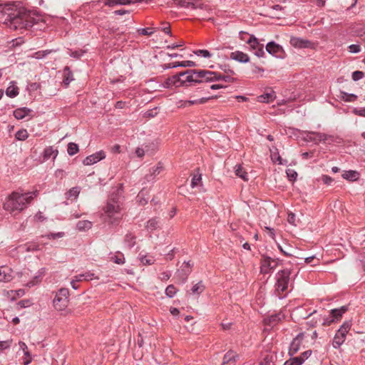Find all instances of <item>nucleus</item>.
Segmentation results:
<instances>
[{
  "mask_svg": "<svg viewBox=\"0 0 365 365\" xmlns=\"http://www.w3.org/2000/svg\"><path fill=\"white\" fill-rule=\"evenodd\" d=\"M4 24L13 30L27 29L32 27L34 19L30 14L14 6L4 7L2 11Z\"/></svg>",
  "mask_w": 365,
  "mask_h": 365,
  "instance_id": "1",
  "label": "nucleus"
},
{
  "mask_svg": "<svg viewBox=\"0 0 365 365\" xmlns=\"http://www.w3.org/2000/svg\"><path fill=\"white\" fill-rule=\"evenodd\" d=\"M38 193L37 190L24 193L14 191L6 199L3 207L11 214L19 213L28 207L33 200L38 195Z\"/></svg>",
  "mask_w": 365,
  "mask_h": 365,
  "instance_id": "2",
  "label": "nucleus"
},
{
  "mask_svg": "<svg viewBox=\"0 0 365 365\" xmlns=\"http://www.w3.org/2000/svg\"><path fill=\"white\" fill-rule=\"evenodd\" d=\"M120 207L114 198H110L101 213L102 220L108 224L118 222L122 217Z\"/></svg>",
  "mask_w": 365,
  "mask_h": 365,
  "instance_id": "3",
  "label": "nucleus"
},
{
  "mask_svg": "<svg viewBox=\"0 0 365 365\" xmlns=\"http://www.w3.org/2000/svg\"><path fill=\"white\" fill-rule=\"evenodd\" d=\"M203 71L204 70L188 69L185 71L180 72L182 86L204 83Z\"/></svg>",
  "mask_w": 365,
  "mask_h": 365,
  "instance_id": "4",
  "label": "nucleus"
},
{
  "mask_svg": "<svg viewBox=\"0 0 365 365\" xmlns=\"http://www.w3.org/2000/svg\"><path fill=\"white\" fill-rule=\"evenodd\" d=\"M290 274L291 271L288 269L279 270L276 274L275 278L277 281L275 283V290L278 295H279L281 292H284L287 289Z\"/></svg>",
  "mask_w": 365,
  "mask_h": 365,
  "instance_id": "5",
  "label": "nucleus"
},
{
  "mask_svg": "<svg viewBox=\"0 0 365 365\" xmlns=\"http://www.w3.org/2000/svg\"><path fill=\"white\" fill-rule=\"evenodd\" d=\"M351 321L347 320L340 326L333 339L332 346L335 349H339L341 345L344 342L348 332L351 327Z\"/></svg>",
  "mask_w": 365,
  "mask_h": 365,
  "instance_id": "6",
  "label": "nucleus"
},
{
  "mask_svg": "<svg viewBox=\"0 0 365 365\" xmlns=\"http://www.w3.org/2000/svg\"><path fill=\"white\" fill-rule=\"evenodd\" d=\"M68 295L69 291L66 288H61L58 291L53 302L56 310L63 311L67 307Z\"/></svg>",
  "mask_w": 365,
  "mask_h": 365,
  "instance_id": "7",
  "label": "nucleus"
},
{
  "mask_svg": "<svg viewBox=\"0 0 365 365\" xmlns=\"http://www.w3.org/2000/svg\"><path fill=\"white\" fill-rule=\"evenodd\" d=\"M204 83L213 82L216 81H222L228 83H233L236 81V79L230 75H222L220 73L204 70Z\"/></svg>",
  "mask_w": 365,
  "mask_h": 365,
  "instance_id": "8",
  "label": "nucleus"
},
{
  "mask_svg": "<svg viewBox=\"0 0 365 365\" xmlns=\"http://www.w3.org/2000/svg\"><path fill=\"white\" fill-rule=\"evenodd\" d=\"M279 265L278 258H272L267 255H262L260 262L262 273L268 274Z\"/></svg>",
  "mask_w": 365,
  "mask_h": 365,
  "instance_id": "9",
  "label": "nucleus"
},
{
  "mask_svg": "<svg viewBox=\"0 0 365 365\" xmlns=\"http://www.w3.org/2000/svg\"><path fill=\"white\" fill-rule=\"evenodd\" d=\"M265 48H266V51L267 53H269L270 55H272L276 58H284L285 52H284L282 46L273 41L268 42L266 45Z\"/></svg>",
  "mask_w": 365,
  "mask_h": 365,
  "instance_id": "10",
  "label": "nucleus"
},
{
  "mask_svg": "<svg viewBox=\"0 0 365 365\" xmlns=\"http://www.w3.org/2000/svg\"><path fill=\"white\" fill-rule=\"evenodd\" d=\"M304 333L301 332L299 333L291 341L288 351V354L290 356H293L295 354L298 352V351L300 349L301 344L304 340Z\"/></svg>",
  "mask_w": 365,
  "mask_h": 365,
  "instance_id": "11",
  "label": "nucleus"
},
{
  "mask_svg": "<svg viewBox=\"0 0 365 365\" xmlns=\"http://www.w3.org/2000/svg\"><path fill=\"white\" fill-rule=\"evenodd\" d=\"M106 158V153L103 150L98 151L92 155L87 156L83 161L85 165H93Z\"/></svg>",
  "mask_w": 365,
  "mask_h": 365,
  "instance_id": "12",
  "label": "nucleus"
},
{
  "mask_svg": "<svg viewBox=\"0 0 365 365\" xmlns=\"http://www.w3.org/2000/svg\"><path fill=\"white\" fill-rule=\"evenodd\" d=\"M289 42L292 46L299 48H310L313 44L310 41L300 37H292Z\"/></svg>",
  "mask_w": 365,
  "mask_h": 365,
  "instance_id": "13",
  "label": "nucleus"
},
{
  "mask_svg": "<svg viewBox=\"0 0 365 365\" xmlns=\"http://www.w3.org/2000/svg\"><path fill=\"white\" fill-rule=\"evenodd\" d=\"M192 266L193 264H191L190 261L184 262L180 269L178 271L179 277L182 279L183 282L187 280V277L191 273Z\"/></svg>",
  "mask_w": 365,
  "mask_h": 365,
  "instance_id": "14",
  "label": "nucleus"
},
{
  "mask_svg": "<svg viewBox=\"0 0 365 365\" xmlns=\"http://www.w3.org/2000/svg\"><path fill=\"white\" fill-rule=\"evenodd\" d=\"M180 73L175 74L168 78L164 82L165 88H171L172 86L180 87L182 86V81L180 80Z\"/></svg>",
  "mask_w": 365,
  "mask_h": 365,
  "instance_id": "15",
  "label": "nucleus"
},
{
  "mask_svg": "<svg viewBox=\"0 0 365 365\" xmlns=\"http://www.w3.org/2000/svg\"><path fill=\"white\" fill-rule=\"evenodd\" d=\"M13 279V271L7 266L0 267V282H8Z\"/></svg>",
  "mask_w": 365,
  "mask_h": 365,
  "instance_id": "16",
  "label": "nucleus"
},
{
  "mask_svg": "<svg viewBox=\"0 0 365 365\" xmlns=\"http://www.w3.org/2000/svg\"><path fill=\"white\" fill-rule=\"evenodd\" d=\"M163 170V166L161 163H158L156 166L153 167L150 170V173L147 174L145 179L147 182L153 181L157 175H158Z\"/></svg>",
  "mask_w": 365,
  "mask_h": 365,
  "instance_id": "17",
  "label": "nucleus"
},
{
  "mask_svg": "<svg viewBox=\"0 0 365 365\" xmlns=\"http://www.w3.org/2000/svg\"><path fill=\"white\" fill-rule=\"evenodd\" d=\"M230 59L238 61L240 63H245L250 61L249 56L240 51H235L232 52L230 56Z\"/></svg>",
  "mask_w": 365,
  "mask_h": 365,
  "instance_id": "18",
  "label": "nucleus"
},
{
  "mask_svg": "<svg viewBox=\"0 0 365 365\" xmlns=\"http://www.w3.org/2000/svg\"><path fill=\"white\" fill-rule=\"evenodd\" d=\"M348 306H342L337 309H332L329 314L331 315V317L334 319L336 322H338L342 318L344 314H345L348 311Z\"/></svg>",
  "mask_w": 365,
  "mask_h": 365,
  "instance_id": "19",
  "label": "nucleus"
},
{
  "mask_svg": "<svg viewBox=\"0 0 365 365\" xmlns=\"http://www.w3.org/2000/svg\"><path fill=\"white\" fill-rule=\"evenodd\" d=\"M58 154L57 149L53 148L52 146L46 147L42 153L43 161H46L51 158L55 160Z\"/></svg>",
  "mask_w": 365,
  "mask_h": 365,
  "instance_id": "20",
  "label": "nucleus"
},
{
  "mask_svg": "<svg viewBox=\"0 0 365 365\" xmlns=\"http://www.w3.org/2000/svg\"><path fill=\"white\" fill-rule=\"evenodd\" d=\"M31 112V109L26 107H22L15 109L13 112V115L16 119L21 120L29 115Z\"/></svg>",
  "mask_w": 365,
  "mask_h": 365,
  "instance_id": "21",
  "label": "nucleus"
},
{
  "mask_svg": "<svg viewBox=\"0 0 365 365\" xmlns=\"http://www.w3.org/2000/svg\"><path fill=\"white\" fill-rule=\"evenodd\" d=\"M195 66V63L192 61H184L181 62H173L168 64L164 65V69L173 68L177 67H193Z\"/></svg>",
  "mask_w": 365,
  "mask_h": 365,
  "instance_id": "22",
  "label": "nucleus"
},
{
  "mask_svg": "<svg viewBox=\"0 0 365 365\" xmlns=\"http://www.w3.org/2000/svg\"><path fill=\"white\" fill-rule=\"evenodd\" d=\"M341 176L348 181L354 182L359 179L360 173L356 170H349L344 171Z\"/></svg>",
  "mask_w": 365,
  "mask_h": 365,
  "instance_id": "23",
  "label": "nucleus"
},
{
  "mask_svg": "<svg viewBox=\"0 0 365 365\" xmlns=\"http://www.w3.org/2000/svg\"><path fill=\"white\" fill-rule=\"evenodd\" d=\"M46 269L44 267L40 269L36 273V274L34 277L33 279L26 283V287H32L36 284H38L41 281V279L44 275Z\"/></svg>",
  "mask_w": 365,
  "mask_h": 365,
  "instance_id": "24",
  "label": "nucleus"
},
{
  "mask_svg": "<svg viewBox=\"0 0 365 365\" xmlns=\"http://www.w3.org/2000/svg\"><path fill=\"white\" fill-rule=\"evenodd\" d=\"M63 83L67 87L74 80L73 72L68 66H66L63 71Z\"/></svg>",
  "mask_w": 365,
  "mask_h": 365,
  "instance_id": "25",
  "label": "nucleus"
},
{
  "mask_svg": "<svg viewBox=\"0 0 365 365\" xmlns=\"http://www.w3.org/2000/svg\"><path fill=\"white\" fill-rule=\"evenodd\" d=\"M99 2L103 3L105 6L113 7L115 5H130V0H99Z\"/></svg>",
  "mask_w": 365,
  "mask_h": 365,
  "instance_id": "26",
  "label": "nucleus"
},
{
  "mask_svg": "<svg viewBox=\"0 0 365 365\" xmlns=\"http://www.w3.org/2000/svg\"><path fill=\"white\" fill-rule=\"evenodd\" d=\"M19 93V88L15 85L14 81H11L10 85L6 90V95L9 98H15Z\"/></svg>",
  "mask_w": 365,
  "mask_h": 365,
  "instance_id": "27",
  "label": "nucleus"
},
{
  "mask_svg": "<svg viewBox=\"0 0 365 365\" xmlns=\"http://www.w3.org/2000/svg\"><path fill=\"white\" fill-rule=\"evenodd\" d=\"M236 356V354L232 351L227 352L223 357L222 365H234Z\"/></svg>",
  "mask_w": 365,
  "mask_h": 365,
  "instance_id": "28",
  "label": "nucleus"
},
{
  "mask_svg": "<svg viewBox=\"0 0 365 365\" xmlns=\"http://www.w3.org/2000/svg\"><path fill=\"white\" fill-rule=\"evenodd\" d=\"M282 315L281 314H274L270 315L267 319H265V323L270 327L276 325L279 321H281Z\"/></svg>",
  "mask_w": 365,
  "mask_h": 365,
  "instance_id": "29",
  "label": "nucleus"
},
{
  "mask_svg": "<svg viewBox=\"0 0 365 365\" xmlns=\"http://www.w3.org/2000/svg\"><path fill=\"white\" fill-rule=\"evenodd\" d=\"M235 173L245 181H248V175L244 168L241 165H237L235 167Z\"/></svg>",
  "mask_w": 365,
  "mask_h": 365,
  "instance_id": "30",
  "label": "nucleus"
},
{
  "mask_svg": "<svg viewBox=\"0 0 365 365\" xmlns=\"http://www.w3.org/2000/svg\"><path fill=\"white\" fill-rule=\"evenodd\" d=\"M258 101L261 103H269L275 98L274 92L266 93L257 97Z\"/></svg>",
  "mask_w": 365,
  "mask_h": 365,
  "instance_id": "31",
  "label": "nucleus"
},
{
  "mask_svg": "<svg viewBox=\"0 0 365 365\" xmlns=\"http://www.w3.org/2000/svg\"><path fill=\"white\" fill-rule=\"evenodd\" d=\"M135 240L136 237L133 234L129 232L125 236L124 243L128 248L130 249L135 246Z\"/></svg>",
  "mask_w": 365,
  "mask_h": 365,
  "instance_id": "32",
  "label": "nucleus"
},
{
  "mask_svg": "<svg viewBox=\"0 0 365 365\" xmlns=\"http://www.w3.org/2000/svg\"><path fill=\"white\" fill-rule=\"evenodd\" d=\"M340 98L345 102H354L357 99V96L354 93H348L345 91H340Z\"/></svg>",
  "mask_w": 365,
  "mask_h": 365,
  "instance_id": "33",
  "label": "nucleus"
},
{
  "mask_svg": "<svg viewBox=\"0 0 365 365\" xmlns=\"http://www.w3.org/2000/svg\"><path fill=\"white\" fill-rule=\"evenodd\" d=\"M110 260L115 264H123L125 263L124 255L120 252H117L110 257Z\"/></svg>",
  "mask_w": 365,
  "mask_h": 365,
  "instance_id": "34",
  "label": "nucleus"
},
{
  "mask_svg": "<svg viewBox=\"0 0 365 365\" xmlns=\"http://www.w3.org/2000/svg\"><path fill=\"white\" fill-rule=\"evenodd\" d=\"M92 227V222L88 220H81L78 221L76 227L79 231H85L91 229Z\"/></svg>",
  "mask_w": 365,
  "mask_h": 365,
  "instance_id": "35",
  "label": "nucleus"
},
{
  "mask_svg": "<svg viewBox=\"0 0 365 365\" xmlns=\"http://www.w3.org/2000/svg\"><path fill=\"white\" fill-rule=\"evenodd\" d=\"M86 53H87V50H86V49H78V50H75V51L68 49L69 56L76 59H80Z\"/></svg>",
  "mask_w": 365,
  "mask_h": 365,
  "instance_id": "36",
  "label": "nucleus"
},
{
  "mask_svg": "<svg viewBox=\"0 0 365 365\" xmlns=\"http://www.w3.org/2000/svg\"><path fill=\"white\" fill-rule=\"evenodd\" d=\"M247 43L250 44V48L253 50L258 48L261 46L258 39L253 34L250 36V38L247 40Z\"/></svg>",
  "mask_w": 365,
  "mask_h": 365,
  "instance_id": "37",
  "label": "nucleus"
},
{
  "mask_svg": "<svg viewBox=\"0 0 365 365\" xmlns=\"http://www.w3.org/2000/svg\"><path fill=\"white\" fill-rule=\"evenodd\" d=\"M205 289V286L202 282L200 281L197 284H194L191 289V292L193 294L199 295L202 293Z\"/></svg>",
  "mask_w": 365,
  "mask_h": 365,
  "instance_id": "38",
  "label": "nucleus"
},
{
  "mask_svg": "<svg viewBox=\"0 0 365 365\" xmlns=\"http://www.w3.org/2000/svg\"><path fill=\"white\" fill-rule=\"evenodd\" d=\"M158 227V221L156 218H152L147 222L145 227L148 230L152 232Z\"/></svg>",
  "mask_w": 365,
  "mask_h": 365,
  "instance_id": "39",
  "label": "nucleus"
},
{
  "mask_svg": "<svg viewBox=\"0 0 365 365\" xmlns=\"http://www.w3.org/2000/svg\"><path fill=\"white\" fill-rule=\"evenodd\" d=\"M81 189L79 187H73L71 188L66 193V197L68 199L71 197L77 198L80 194Z\"/></svg>",
  "mask_w": 365,
  "mask_h": 365,
  "instance_id": "40",
  "label": "nucleus"
},
{
  "mask_svg": "<svg viewBox=\"0 0 365 365\" xmlns=\"http://www.w3.org/2000/svg\"><path fill=\"white\" fill-rule=\"evenodd\" d=\"M93 275L94 274L93 273L86 272L84 274H78V275L75 276L74 278L76 279V281H78L79 282L83 280H86V281L91 280L93 279Z\"/></svg>",
  "mask_w": 365,
  "mask_h": 365,
  "instance_id": "41",
  "label": "nucleus"
},
{
  "mask_svg": "<svg viewBox=\"0 0 365 365\" xmlns=\"http://www.w3.org/2000/svg\"><path fill=\"white\" fill-rule=\"evenodd\" d=\"M79 150L78 145L75 143H69L68 144L67 152L69 155H74Z\"/></svg>",
  "mask_w": 365,
  "mask_h": 365,
  "instance_id": "42",
  "label": "nucleus"
},
{
  "mask_svg": "<svg viewBox=\"0 0 365 365\" xmlns=\"http://www.w3.org/2000/svg\"><path fill=\"white\" fill-rule=\"evenodd\" d=\"M29 137V133L26 129H21L15 134V138L18 140H25Z\"/></svg>",
  "mask_w": 365,
  "mask_h": 365,
  "instance_id": "43",
  "label": "nucleus"
},
{
  "mask_svg": "<svg viewBox=\"0 0 365 365\" xmlns=\"http://www.w3.org/2000/svg\"><path fill=\"white\" fill-rule=\"evenodd\" d=\"M303 364L302 360L298 356H291L287 360L283 365H302Z\"/></svg>",
  "mask_w": 365,
  "mask_h": 365,
  "instance_id": "44",
  "label": "nucleus"
},
{
  "mask_svg": "<svg viewBox=\"0 0 365 365\" xmlns=\"http://www.w3.org/2000/svg\"><path fill=\"white\" fill-rule=\"evenodd\" d=\"M177 292L178 289L173 284H170L166 287L165 293L169 298H173Z\"/></svg>",
  "mask_w": 365,
  "mask_h": 365,
  "instance_id": "45",
  "label": "nucleus"
},
{
  "mask_svg": "<svg viewBox=\"0 0 365 365\" xmlns=\"http://www.w3.org/2000/svg\"><path fill=\"white\" fill-rule=\"evenodd\" d=\"M178 5L182 8H192L193 9H195L197 8L193 2H190L187 1V0H178Z\"/></svg>",
  "mask_w": 365,
  "mask_h": 365,
  "instance_id": "46",
  "label": "nucleus"
},
{
  "mask_svg": "<svg viewBox=\"0 0 365 365\" xmlns=\"http://www.w3.org/2000/svg\"><path fill=\"white\" fill-rule=\"evenodd\" d=\"M140 262L144 265H151L154 264L155 259L152 257H149L148 255H143L140 258Z\"/></svg>",
  "mask_w": 365,
  "mask_h": 365,
  "instance_id": "47",
  "label": "nucleus"
},
{
  "mask_svg": "<svg viewBox=\"0 0 365 365\" xmlns=\"http://www.w3.org/2000/svg\"><path fill=\"white\" fill-rule=\"evenodd\" d=\"M194 53L198 56H202L204 58H210L212 56V53L206 49H199L194 51Z\"/></svg>",
  "mask_w": 365,
  "mask_h": 365,
  "instance_id": "48",
  "label": "nucleus"
},
{
  "mask_svg": "<svg viewBox=\"0 0 365 365\" xmlns=\"http://www.w3.org/2000/svg\"><path fill=\"white\" fill-rule=\"evenodd\" d=\"M276 150L274 152L271 150V158L273 162H278V163L279 165H282V158L277 151V149H275Z\"/></svg>",
  "mask_w": 365,
  "mask_h": 365,
  "instance_id": "49",
  "label": "nucleus"
},
{
  "mask_svg": "<svg viewBox=\"0 0 365 365\" xmlns=\"http://www.w3.org/2000/svg\"><path fill=\"white\" fill-rule=\"evenodd\" d=\"M201 180H202V177H201L200 174L194 175L192 176V180H191V187L193 188V187H195L196 186H197L199 185V183L201 182Z\"/></svg>",
  "mask_w": 365,
  "mask_h": 365,
  "instance_id": "50",
  "label": "nucleus"
},
{
  "mask_svg": "<svg viewBox=\"0 0 365 365\" xmlns=\"http://www.w3.org/2000/svg\"><path fill=\"white\" fill-rule=\"evenodd\" d=\"M138 33L143 36H151L154 33V30L151 28H142L138 29Z\"/></svg>",
  "mask_w": 365,
  "mask_h": 365,
  "instance_id": "51",
  "label": "nucleus"
},
{
  "mask_svg": "<svg viewBox=\"0 0 365 365\" xmlns=\"http://www.w3.org/2000/svg\"><path fill=\"white\" fill-rule=\"evenodd\" d=\"M364 73L361 71H356L352 73L351 78L353 81H357L364 78Z\"/></svg>",
  "mask_w": 365,
  "mask_h": 365,
  "instance_id": "52",
  "label": "nucleus"
},
{
  "mask_svg": "<svg viewBox=\"0 0 365 365\" xmlns=\"http://www.w3.org/2000/svg\"><path fill=\"white\" fill-rule=\"evenodd\" d=\"M312 135H314V139L319 141H325L327 140V135L322 133H311Z\"/></svg>",
  "mask_w": 365,
  "mask_h": 365,
  "instance_id": "53",
  "label": "nucleus"
},
{
  "mask_svg": "<svg viewBox=\"0 0 365 365\" xmlns=\"http://www.w3.org/2000/svg\"><path fill=\"white\" fill-rule=\"evenodd\" d=\"M64 232H56V233H49L48 235H46V237L48 238V239H52V240H56L57 238H61V237H63L64 236Z\"/></svg>",
  "mask_w": 365,
  "mask_h": 365,
  "instance_id": "54",
  "label": "nucleus"
},
{
  "mask_svg": "<svg viewBox=\"0 0 365 365\" xmlns=\"http://www.w3.org/2000/svg\"><path fill=\"white\" fill-rule=\"evenodd\" d=\"M336 323L331 315L329 314L328 317L323 318L322 325L323 326H330L331 324Z\"/></svg>",
  "mask_w": 365,
  "mask_h": 365,
  "instance_id": "55",
  "label": "nucleus"
},
{
  "mask_svg": "<svg viewBox=\"0 0 365 365\" xmlns=\"http://www.w3.org/2000/svg\"><path fill=\"white\" fill-rule=\"evenodd\" d=\"M349 51L352 53H358L361 51V46L359 44H351L349 45Z\"/></svg>",
  "mask_w": 365,
  "mask_h": 365,
  "instance_id": "56",
  "label": "nucleus"
},
{
  "mask_svg": "<svg viewBox=\"0 0 365 365\" xmlns=\"http://www.w3.org/2000/svg\"><path fill=\"white\" fill-rule=\"evenodd\" d=\"M220 68L225 73L226 75H230L232 76L235 74L234 71L231 69L230 66L227 64L222 65Z\"/></svg>",
  "mask_w": 365,
  "mask_h": 365,
  "instance_id": "57",
  "label": "nucleus"
},
{
  "mask_svg": "<svg viewBox=\"0 0 365 365\" xmlns=\"http://www.w3.org/2000/svg\"><path fill=\"white\" fill-rule=\"evenodd\" d=\"M50 53H51V51L48 50L39 51L34 53V57L37 59H41V58L46 57Z\"/></svg>",
  "mask_w": 365,
  "mask_h": 365,
  "instance_id": "58",
  "label": "nucleus"
},
{
  "mask_svg": "<svg viewBox=\"0 0 365 365\" xmlns=\"http://www.w3.org/2000/svg\"><path fill=\"white\" fill-rule=\"evenodd\" d=\"M312 354V350H307L302 353L298 357L302 360V362L304 363Z\"/></svg>",
  "mask_w": 365,
  "mask_h": 365,
  "instance_id": "59",
  "label": "nucleus"
},
{
  "mask_svg": "<svg viewBox=\"0 0 365 365\" xmlns=\"http://www.w3.org/2000/svg\"><path fill=\"white\" fill-rule=\"evenodd\" d=\"M164 26L161 29V30L166 34L169 36H172L171 30H170V24L168 22H163L162 23Z\"/></svg>",
  "mask_w": 365,
  "mask_h": 365,
  "instance_id": "60",
  "label": "nucleus"
},
{
  "mask_svg": "<svg viewBox=\"0 0 365 365\" xmlns=\"http://www.w3.org/2000/svg\"><path fill=\"white\" fill-rule=\"evenodd\" d=\"M144 195V190H142L138 195L137 197L138 199L139 203L142 205H144L148 203V200L145 199L143 196Z\"/></svg>",
  "mask_w": 365,
  "mask_h": 365,
  "instance_id": "61",
  "label": "nucleus"
},
{
  "mask_svg": "<svg viewBox=\"0 0 365 365\" xmlns=\"http://www.w3.org/2000/svg\"><path fill=\"white\" fill-rule=\"evenodd\" d=\"M353 113L356 115L365 117V108H355L353 110Z\"/></svg>",
  "mask_w": 365,
  "mask_h": 365,
  "instance_id": "62",
  "label": "nucleus"
},
{
  "mask_svg": "<svg viewBox=\"0 0 365 365\" xmlns=\"http://www.w3.org/2000/svg\"><path fill=\"white\" fill-rule=\"evenodd\" d=\"M11 340L0 341V349L4 350L11 346Z\"/></svg>",
  "mask_w": 365,
  "mask_h": 365,
  "instance_id": "63",
  "label": "nucleus"
},
{
  "mask_svg": "<svg viewBox=\"0 0 365 365\" xmlns=\"http://www.w3.org/2000/svg\"><path fill=\"white\" fill-rule=\"evenodd\" d=\"M255 50V55L259 58L263 57L265 54L264 48H263V45H261L258 48H256Z\"/></svg>",
  "mask_w": 365,
  "mask_h": 365,
  "instance_id": "64",
  "label": "nucleus"
}]
</instances>
